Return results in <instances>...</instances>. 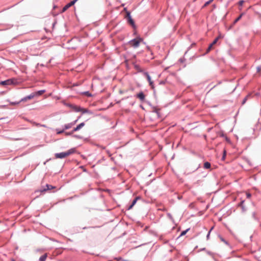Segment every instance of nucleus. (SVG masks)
I'll return each instance as SVG.
<instances>
[{
  "mask_svg": "<svg viewBox=\"0 0 261 261\" xmlns=\"http://www.w3.org/2000/svg\"><path fill=\"white\" fill-rule=\"evenodd\" d=\"M75 152V149L74 148H71L66 152L57 153L55 154V156L56 159H63L74 153Z\"/></svg>",
  "mask_w": 261,
  "mask_h": 261,
  "instance_id": "1",
  "label": "nucleus"
},
{
  "mask_svg": "<svg viewBox=\"0 0 261 261\" xmlns=\"http://www.w3.org/2000/svg\"><path fill=\"white\" fill-rule=\"evenodd\" d=\"M143 39L140 37H137L136 38H135L132 40H130L128 44L129 45L133 47L134 48H137L139 47L140 43L143 41Z\"/></svg>",
  "mask_w": 261,
  "mask_h": 261,
  "instance_id": "2",
  "label": "nucleus"
},
{
  "mask_svg": "<svg viewBox=\"0 0 261 261\" xmlns=\"http://www.w3.org/2000/svg\"><path fill=\"white\" fill-rule=\"evenodd\" d=\"M18 84V82L16 79H10L7 80L2 81L0 83V84L2 85H16Z\"/></svg>",
  "mask_w": 261,
  "mask_h": 261,
  "instance_id": "3",
  "label": "nucleus"
},
{
  "mask_svg": "<svg viewBox=\"0 0 261 261\" xmlns=\"http://www.w3.org/2000/svg\"><path fill=\"white\" fill-rule=\"evenodd\" d=\"M71 108L72 110L76 112H82L83 113H84L87 112L86 109L81 108L80 107L77 106H72Z\"/></svg>",
  "mask_w": 261,
  "mask_h": 261,
  "instance_id": "4",
  "label": "nucleus"
},
{
  "mask_svg": "<svg viewBox=\"0 0 261 261\" xmlns=\"http://www.w3.org/2000/svg\"><path fill=\"white\" fill-rule=\"evenodd\" d=\"M125 17L127 18L128 22L131 24L133 27H135V22L131 17L130 13L129 12H126V14Z\"/></svg>",
  "mask_w": 261,
  "mask_h": 261,
  "instance_id": "5",
  "label": "nucleus"
},
{
  "mask_svg": "<svg viewBox=\"0 0 261 261\" xmlns=\"http://www.w3.org/2000/svg\"><path fill=\"white\" fill-rule=\"evenodd\" d=\"M145 75H146L147 81H148V82L149 83V85L151 87V88L152 89H153L154 88L153 82L151 80L150 75L148 74V73L147 72L145 73Z\"/></svg>",
  "mask_w": 261,
  "mask_h": 261,
  "instance_id": "6",
  "label": "nucleus"
},
{
  "mask_svg": "<svg viewBox=\"0 0 261 261\" xmlns=\"http://www.w3.org/2000/svg\"><path fill=\"white\" fill-rule=\"evenodd\" d=\"M74 4V2L71 1V2L65 5L62 9V12H64L65 11H66L69 7H71Z\"/></svg>",
  "mask_w": 261,
  "mask_h": 261,
  "instance_id": "7",
  "label": "nucleus"
},
{
  "mask_svg": "<svg viewBox=\"0 0 261 261\" xmlns=\"http://www.w3.org/2000/svg\"><path fill=\"white\" fill-rule=\"evenodd\" d=\"M34 97H35L34 95L32 93L30 95H28V96L22 98L21 99L20 101H27V100L33 99Z\"/></svg>",
  "mask_w": 261,
  "mask_h": 261,
  "instance_id": "8",
  "label": "nucleus"
},
{
  "mask_svg": "<svg viewBox=\"0 0 261 261\" xmlns=\"http://www.w3.org/2000/svg\"><path fill=\"white\" fill-rule=\"evenodd\" d=\"M137 97L141 101H143L145 100V95L142 92L139 93L137 95Z\"/></svg>",
  "mask_w": 261,
  "mask_h": 261,
  "instance_id": "9",
  "label": "nucleus"
},
{
  "mask_svg": "<svg viewBox=\"0 0 261 261\" xmlns=\"http://www.w3.org/2000/svg\"><path fill=\"white\" fill-rule=\"evenodd\" d=\"M85 125V124L84 122H82V123H80L79 125H78L76 127H75L73 129V132H76V131L80 130L81 128H82L83 126H84Z\"/></svg>",
  "mask_w": 261,
  "mask_h": 261,
  "instance_id": "10",
  "label": "nucleus"
},
{
  "mask_svg": "<svg viewBox=\"0 0 261 261\" xmlns=\"http://www.w3.org/2000/svg\"><path fill=\"white\" fill-rule=\"evenodd\" d=\"M45 92V90H42L38 91L36 92H34L33 93L34 95V97H36V96H38L41 95Z\"/></svg>",
  "mask_w": 261,
  "mask_h": 261,
  "instance_id": "11",
  "label": "nucleus"
},
{
  "mask_svg": "<svg viewBox=\"0 0 261 261\" xmlns=\"http://www.w3.org/2000/svg\"><path fill=\"white\" fill-rule=\"evenodd\" d=\"M140 199V197H137L135 198V199L132 202V204L128 207V210H130L131 208H133V207L134 206V205L136 204L137 201Z\"/></svg>",
  "mask_w": 261,
  "mask_h": 261,
  "instance_id": "12",
  "label": "nucleus"
},
{
  "mask_svg": "<svg viewBox=\"0 0 261 261\" xmlns=\"http://www.w3.org/2000/svg\"><path fill=\"white\" fill-rule=\"evenodd\" d=\"M77 120H75L74 122L73 123H68L67 124H66L65 126H64V128L65 129H69L70 128H71L72 127V126L74 124H75V123L76 122Z\"/></svg>",
  "mask_w": 261,
  "mask_h": 261,
  "instance_id": "13",
  "label": "nucleus"
},
{
  "mask_svg": "<svg viewBox=\"0 0 261 261\" xmlns=\"http://www.w3.org/2000/svg\"><path fill=\"white\" fill-rule=\"evenodd\" d=\"M244 200H242L241 202L239 204V206L241 207L243 211H245L246 208L244 205Z\"/></svg>",
  "mask_w": 261,
  "mask_h": 261,
  "instance_id": "14",
  "label": "nucleus"
},
{
  "mask_svg": "<svg viewBox=\"0 0 261 261\" xmlns=\"http://www.w3.org/2000/svg\"><path fill=\"white\" fill-rule=\"evenodd\" d=\"M46 187L47 188L43 189L42 191H45L46 190H49L55 188V187H54L51 185H48V184H47L46 185Z\"/></svg>",
  "mask_w": 261,
  "mask_h": 261,
  "instance_id": "15",
  "label": "nucleus"
},
{
  "mask_svg": "<svg viewBox=\"0 0 261 261\" xmlns=\"http://www.w3.org/2000/svg\"><path fill=\"white\" fill-rule=\"evenodd\" d=\"M46 258H47V254H44V255H42L40 257L39 261H45Z\"/></svg>",
  "mask_w": 261,
  "mask_h": 261,
  "instance_id": "16",
  "label": "nucleus"
},
{
  "mask_svg": "<svg viewBox=\"0 0 261 261\" xmlns=\"http://www.w3.org/2000/svg\"><path fill=\"white\" fill-rule=\"evenodd\" d=\"M211 167V164L209 162H205L204 163V168L205 169H209Z\"/></svg>",
  "mask_w": 261,
  "mask_h": 261,
  "instance_id": "17",
  "label": "nucleus"
},
{
  "mask_svg": "<svg viewBox=\"0 0 261 261\" xmlns=\"http://www.w3.org/2000/svg\"><path fill=\"white\" fill-rule=\"evenodd\" d=\"M243 15V13H242L236 19V20H234V23H236L239 20H240Z\"/></svg>",
  "mask_w": 261,
  "mask_h": 261,
  "instance_id": "18",
  "label": "nucleus"
},
{
  "mask_svg": "<svg viewBox=\"0 0 261 261\" xmlns=\"http://www.w3.org/2000/svg\"><path fill=\"white\" fill-rule=\"evenodd\" d=\"M83 94L89 97L91 96V94L88 91L84 92Z\"/></svg>",
  "mask_w": 261,
  "mask_h": 261,
  "instance_id": "19",
  "label": "nucleus"
},
{
  "mask_svg": "<svg viewBox=\"0 0 261 261\" xmlns=\"http://www.w3.org/2000/svg\"><path fill=\"white\" fill-rule=\"evenodd\" d=\"M219 37H217L214 41L213 42L211 43V44H212L213 45H214L218 41V39H219Z\"/></svg>",
  "mask_w": 261,
  "mask_h": 261,
  "instance_id": "20",
  "label": "nucleus"
},
{
  "mask_svg": "<svg viewBox=\"0 0 261 261\" xmlns=\"http://www.w3.org/2000/svg\"><path fill=\"white\" fill-rule=\"evenodd\" d=\"M213 45L212 44H210V46H208V48L207 49V53L209 52L212 48Z\"/></svg>",
  "mask_w": 261,
  "mask_h": 261,
  "instance_id": "21",
  "label": "nucleus"
},
{
  "mask_svg": "<svg viewBox=\"0 0 261 261\" xmlns=\"http://www.w3.org/2000/svg\"><path fill=\"white\" fill-rule=\"evenodd\" d=\"M189 229H187L186 230H184L183 231L181 232V234H180V236H184L186 234V233L187 232V231H188Z\"/></svg>",
  "mask_w": 261,
  "mask_h": 261,
  "instance_id": "22",
  "label": "nucleus"
},
{
  "mask_svg": "<svg viewBox=\"0 0 261 261\" xmlns=\"http://www.w3.org/2000/svg\"><path fill=\"white\" fill-rule=\"evenodd\" d=\"M57 133L58 134H62L64 132V129H63V130H59L58 129H57Z\"/></svg>",
  "mask_w": 261,
  "mask_h": 261,
  "instance_id": "23",
  "label": "nucleus"
},
{
  "mask_svg": "<svg viewBox=\"0 0 261 261\" xmlns=\"http://www.w3.org/2000/svg\"><path fill=\"white\" fill-rule=\"evenodd\" d=\"M211 3V1H207V2H206V3H205V4H204V6H203V7H206V6H208V5H210Z\"/></svg>",
  "mask_w": 261,
  "mask_h": 261,
  "instance_id": "24",
  "label": "nucleus"
},
{
  "mask_svg": "<svg viewBox=\"0 0 261 261\" xmlns=\"http://www.w3.org/2000/svg\"><path fill=\"white\" fill-rule=\"evenodd\" d=\"M246 196H247V198H250L251 197V195L250 193H246Z\"/></svg>",
  "mask_w": 261,
  "mask_h": 261,
  "instance_id": "25",
  "label": "nucleus"
},
{
  "mask_svg": "<svg viewBox=\"0 0 261 261\" xmlns=\"http://www.w3.org/2000/svg\"><path fill=\"white\" fill-rule=\"evenodd\" d=\"M244 1H241L239 2V4L240 6H242L243 4H244Z\"/></svg>",
  "mask_w": 261,
  "mask_h": 261,
  "instance_id": "26",
  "label": "nucleus"
},
{
  "mask_svg": "<svg viewBox=\"0 0 261 261\" xmlns=\"http://www.w3.org/2000/svg\"><path fill=\"white\" fill-rule=\"evenodd\" d=\"M74 132H73V130H72V131L71 132H70V133H66V135H70L72 134Z\"/></svg>",
  "mask_w": 261,
  "mask_h": 261,
  "instance_id": "27",
  "label": "nucleus"
},
{
  "mask_svg": "<svg viewBox=\"0 0 261 261\" xmlns=\"http://www.w3.org/2000/svg\"><path fill=\"white\" fill-rule=\"evenodd\" d=\"M212 229H213V228H211V229L209 231V232H208V234H207V237H207V239L209 238V236H210V232H211V230H212Z\"/></svg>",
  "mask_w": 261,
  "mask_h": 261,
  "instance_id": "28",
  "label": "nucleus"
},
{
  "mask_svg": "<svg viewBox=\"0 0 261 261\" xmlns=\"http://www.w3.org/2000/svg\"><path fill=\"white\" fill-rule=\"evenodd\" d=\"M260 70H261V68H260V67H257V71L258 72H260Z\"/></svg>",
  "mask_w": 261,
  "mask_h": 261,
  "instance_id": "29",
  "label": "nucleus"
},
{
  "mask_svg": "<svg viewBox=\"0 0 261 261\" xmlns=\"http://www.w3.org/2000/svg\"><path fill=\"white\" fill-rule=\"evenodd\" d=\"M21 102L20 101L19 102H12V105H15V104H18L19 103V102Z\"/></svg>",
  "mask_w": 261,
  "mask_h": 261,
  "instance_id": "30",
  "label": "nucleus"
},
{
  "mask_svg": "<svg viewBox=\"0 0 261 261\" xmlns=\"http://www.w3.org/2000/svg\"><path fill=\"white\" fill-rule=\"evenodd\" d=\"M225 153H226V151H225V150H224V155H223V159H224V158H225Z\"/></svg>",
  "mask_w": 261,
  "mask_h": 261,
  "instance_id": "31",
  "label": "nucleus"
},
{
  "mask_svg": "<svg viewBox=\"0 0 261 261\" xmlns=\"http://www.w3.org/2000/svg\"><path fill=\"white\" fill-rule=\"evenodd\" d=\"M246 99H247V98L246 97V98L244 99V101H243V103H244L245 102V101H246Z\"/></svg>",
  "mask_w": 261,
  "mask_h": 261,
  "instance_id": "32",
  "label": "nucleus"
},
{
  "mask_svg": "<svg viewBox=\"0 0 261 261\" xmlns=\"http://www.w3.org/2000/svg\"><path fill=\"white\" fill-rule=\"evenodd\" d=\"M77 0H73L72 1L73 2H74V4L75 3V2L77 1Z\"/></svg>",
  "mask_w": 261,
  "mask_h": 261,
  "instance_id": "33",
  "label": "nucleus"
},
{
  "mask_svg": "<svg viewBox=\"0 0 261 261\" xmlns=\"http://www.w3.org/2000/svg\"><path fill=\"white\" fill-rule=\"evenodd\" d=\"M214 0H210V1H211V2L212 3Z\"/></svg>",
  "mask_w": 261,
  "mask_h": 261,
  "instance_id": "34",
  "label": "nucleus"
},
{
  "mask_svg": "<svg viewBox=\"0 0 261 261\" xmlns=\"http://www.w3.org/2000/svg\"><path fill=\"white\" fill-rule=\"evenodd\" d=\"M12 261H15V260L13 259Z\"/></svg>",
  "mask_w": 261,
  "mask_h": 261,
  "instance_id": "35",
  "label": "nucleus"
}]
</instances>
